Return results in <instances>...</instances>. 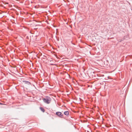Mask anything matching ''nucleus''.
<instances>
[{"label": "nucleus", "mask_w": 132, "mask_h": 132, "mask_svg": "<svg viewBox=\"0 0 132 132\" xmlns=\"http://www.w3.org/2000/svg\"><path fill=\"white\" fill-rule=\"evenodd\" d=\"M56 114L59 117H61L63 116V114L60 112H57L56 113Z\"/></svg>", "instance_id": "2"}, {"label": "nucleus", "mask_w": 132, "mask_h": 132, "mask_svg": "<svg viewBox=\"0 0 132 132\" xmlns=\"http://www.w3.org/2000/svg\"><path fill=\"white\" fill-rule=\"evenodd\" d=\"M23 82L27 84L28 85H29L30 84V83L28 81H23Z\"/></svg>", "instance_id": "5"}, {"label": "nucleus", "mask_w": 132, "mask_h": 132, "mask_svg": "<svg viewBox=\"0 0 132 132\" xmlns=\"http://www.w3.org/2000/svg\"><path fill=\"white\" fill-rule=\"evenodd\" d=\"M64 114L66 115H69V112L68 111L65 112L64 113Z\"/></svg>", "instance_id": "3"}, {"label": "nucleus", "mask_w": 132, "mask_h": 132, "mask_svg": "<svg viewBox=\"0 0 132 132\" xmlns=\"http://www.w3.org/2000/svg\"><path fill=\"white\" fill-rule=\"evenodd\" d=\"M0 104H2V103H0Z\"/></svg>", "instance_id": "6"}, {"label": "nucleus", "mask_w": 132, "mask_h": 132, "mask_svg": "<svg viewBox=\"0 0 132 132\" xmlns=\"http://www.w3.org/2000/svg\"><path fill=\"white\" fill-rule=\"evenodd\" d=\"M40 109L43 112H44L45 110L42 107H40Z\"/></svg>", "instance_id": "4"}, {"label": "nucleus", "mask_w": 132, "mask_h": 132, "mask_svg": "<svg viewBox=\"0 0 132 132\" xmlns=\"http://www.w3.org/2000/svg\"><path fill=\"white\" fill-rule=\"evenodd\" d=\"M44 102L47 104L50 103L51 102V98L49 97H47L46 98H44L43 100Z\"/></svg>", "instance_id": "1"}]
</instances>
